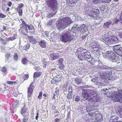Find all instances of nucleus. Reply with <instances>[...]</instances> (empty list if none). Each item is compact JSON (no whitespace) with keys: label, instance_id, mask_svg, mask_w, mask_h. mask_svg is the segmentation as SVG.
I'll return each instance as SVG.
<instances>
[{"label":"nucleus","instance_id":"1","mask_svg":"<svg viewBox=\"0 0 122 122\" xmlns=\"http://www.w3.org/2000/svg\"><path fill=\"white\" fill-rule=\"evenodd\" d=\"M76 52L78 54V58L81 60H85L90 62L91 63L93 64V62H92L93 58L91 57L90 53L87 50L82 48H79Z\"/></svg>","mask_w":122,"mask_h":122},{"label":"nucleus","instance_id":"2","mask_svg":"<svg viewBox=\"0 0 122 122\" xmlns=\"http://www.w3.org/2000/svg\"><path fill=\"white\" fill-rule=\"evenodd\" d=\"M71 22L70 18L68 17H65L59 20L58 23L57 22L56 26L57 29L60 30L69 26Z\"/></svg>","mask_w":122,"mask_h":122},{"label":"nucleus","instance_id":"3","mask_svg":"<svg viewBox=\"0 0 122 122\" xmlns=\"http://www.w3.org/2000/svg\"><path fill=\"white\" fill-rule=\"evenodd\" d=\"M112 100L116 102H120L122 103V90H120L118 91H115L110 95Z\"/></svg>","mask_w":122,"mask_h":122},{"label":"nucleus","instance_id":"4","mask_svg":"<svg viewBox=\"0 0 122 122\" xmlns=\"http://www.w3.org/2000/svg\"><path fill=\"white\" fill-rule=\"evenodd\" d=\"M61 40L65 43L69 42L73 39L72 36L70 34V32L68 31H65L62 33Z\"/></svg>","mask_w":122,"mask_h":122},{"label":"nucleus","instance_id":"5","mask_svg":"<svg viewBox=\"0 0 122 122\" xmlns=\"http://www.w3.org/2000/svg\"><path fill=\"white\" fill-rule=\"evenodd\" d=\"M103 56H105L108 59L112 62H116L117 63H120L118 61L119 58L118 57L116 56L115 54L111 51H107L103 54Z\"/></svg>","mask_w":122,"mask_h":122},{"label":"nucleus","instance_id":"6","mask_svg":"<svg viewBox=\"0 0 122 122\" xmlns=\"http://www.w3.org/2000/svg\"><path fill=\"white\" fill-rule=\"evenodd\" d=\"M112 33L109 31H107L101 37V40L106 44H112L111 39Z\"/></svg>","mask_w":122,"mask_h":122},{"label":"nucleus","instance_id":"7","mask_svg":"<svg viewBox=\"0 0 122 122\" xmlns=\"http://www.w3.org/2000/svg\"><path fill=\"white\" fill-rule=\"evenodd\" d=\"M85 13L87 15L92 17H95L99 13V11L97 9L92 8L90 7H87L85 10Z\"/></svg>","mask_w":122,"mask_h":122},{"label":"nucleus","instance_id":"8","mask_svg":"<svg viewBox=\"0 0 122 122\" xmlns=\"http://www.w3.org/2000/svg\"><path fill=\"white\" fill-rule=\"evenodd\" d=\"M27 28L29 30H32L33 29V27L31 26H29L28 25L26 24L25 22H23V23L20 25V29L19 30V31L22 33H24L25 32L28 33Z\"/></svg>","mask_w":122,"mask_h":122},{"label":"nucleus","instance_id":"9","mask_svg":"<svg viewBox=\"0 0 122 122\" xmlns=\"http://www.w3.org/2000/svg\"><path fill=\"white\" fill-rule=\"evenodd\" d=\"M46 3L49 7L52 10L55 11L56 10L57 0H47Z\"/></svg>","mask_w":122,"mask_h":122},{"label":"nucleus","instance_id":"10","mask_svg":"<svg viewBox=\"0 0 122 122\" xmlns=\"http://www.w3.org/2000/svg\"><path fill=\"white\" fill-rule=\"evenodd\" d=\"M90 46L93 49L94 52L95 53H99L103 49V47H101V46L98 44L97 42L95 41L92 42Z\"/></svg>","mask_w":122,"mask_h":122},{"label":"nucleus","instance_id":"11","mask_svg":"<svg viewBox=\"0 0 122 122\" xmlns=\"http://www.w3.org/2000/svg\"><path fill=\"white\" fill-rule=\"evenodd\" d=\"M115 52L119 56H122V48L119 46H115L113 48Z\"/></svg>","mask_w":122,"mask_h":122},{"label":"nucleus","instance_id":"12","mask_svg":"<svg viewBox=\"0 0 122 122\" xmlns=\"http://www.w3.org/2000/svg\"><path fill=\"white\" fill-rule=\"evenodd\" d=\"M21 113L23 116L25 117H26L28 115V108L26 107L25 105H24L22 108Z\"/></svg>","mask_w":122,"mask_h":122},{"label":"nucleus","instance_id":"13","mask_svg":"<svg viewBox=\"0 0 122 122\" xmlns=\"http://www.w3.org/2000/svg\"><path fill=\"white\" fill-rule=\"evenodd\" d=\"M92 90H88L86 89L84 90H83L82 92V96L84 98L85 97L86 99H88V97H89V95L87 93H92Z\"/></svg>","mask_w":122,"mask_h":122},{"label":"nucleus","instance_id":"14","mask_svg":"<svg viewBox=\"0 0 122 122\" xmlns=\"http://www.w3.org/2000/svg\"><path fill=\"white\" fill-rule=\"evenodd\" d=\"M77 30L81 32L82 33L84 34L85 32H88L87 28L85 27V25L83 24L80 27L77 28Z\"/></svg>","mask_w":122,"mask_h":122},{"label":"nucleus","instance_id":"15","mask_svg":"<svg viewBox=\"0 0 122 122\" xmlns=\"http://www.w3.org/2000/svg\"><path fill=\"white\" fill-rule=\"evenodd\" d=\"M33 83H31L30 85L29 88L28 89V99H30V96L33 92V86L32 84Z\"/></svg>","mask_w":122,"mask_h":122},{"label":"nucleus","instance_id":"16","mask_svg":"<svg viewBox=\"0 0 122 122\" xmlns=\"http://www.w3.org/2000/svg\"><path fill=\"white\" fill-rule=\"evenodd\" d=\"M114 19H112L106 22L104 24L103 26L104 27L108 28L110 25L112 24V25L114 24V22H113L112 21L114 20Z\"/></svg>","mask_w":122,"mask_h":122},{"label":"nucleus","instance_id":"17","mask_svg":"<svg viewBox=\"0 0 122 122\" xmlns=\"http://www.w3.org/2000/svg\"><path fill=\"white\" fill-rule=\"evenodd\" d=\"M96 117L95 121H92V122H95V121L97 122H100L103 120L102 116L100 114H97Z\"/></svg>","mask_w":122,"mask_h":122},{"label":"nucleus","instance_id":"18","mask_svg":"<svg viewBox=\"0 0 122 122\" xmlns=\"http://www.w3.org/2000/svg\"><path fill=\"white\" fill-rule=\"evenodd\" d=\"M111 41L112 42V44L113 43H116L118 41V40L117 37L115 36H111Z\"/></svg>","mask_w":122,"mask_h":122},{"label":"nucleus","instance_id":"19","mask_svg":"<svg viewBox=\"0 0 122 122\" xmlns=\"http://www.w3.org/2000/svg\"><path fill=\"white\" fill-rule=\"evenodd\" d=\"M119 117L117 116H114L112 117L111 119L109 120V122H118L117 120H118Z\"/></svg>","mask_w":122,"mask_h":122},{"label":"nucleus","instance_id":"20","mask_svg":"<svg viewBox=\"0 0 122 122\" xmlns=\"http://www.w3.org/2000/svg\"><path fill=\"white\" fill-rule=\"evenodd\" d=\"M28 38L30 42L32 44H36L37 43L36 40L32 36H30L28 37Z\"/></svg>","mask_w":122,"mask_h":122},{"label":"nucleus","instance_id":"21","mask_svg":"<svg viewBox=\"0 0 122 122\" xmlns=\"http://www.w3.org/2000/svg\"><path fill=\"white\" fill-rule=\"evenodd\" d=\"M61 76L58 75L56 77L52 80V82H53V81H55V82H57L61 80Z\"/></svg>","mask_w":122,"mask_h":122},{"label":"nucleus","instance_id":"22","mask_svg":"<svg viewBox=\"0 0 122 122\" xmlns=\"http://www.w3.org/2000/svg\"><path fill=\"white\" fill-rule=\"evenodd\" d=\"M39 45L42 48L45 47L46 46L45 42L44 41L41 40L39 42Z\"/></svg>","mask_w":122,"mask_h":122},{"label":"nucleus","instance_id":"23","mask_svg":"<svg viewBox=\"0 0 122 122\" xmlns=\"http://www.w3.org/2000/svg\"><path fill=\"white\" fill-rule=\"evenodd\" d=\"M19 101L17 100H15L12 107L14 108H15L16 107H18L19 105Z\"/></svg>","mask_w":122,"mask_h":122},{"label":"nucleus","instance_id":"24","mask_svg":"<svg viewBox=\"0 0 122 122\" xmlns=\"http://www.w3.org/2000/svg\"><path fill=\"white\" fill-rule=\"evenodd\" d=\"M75 80L76 83L78 84H80L81 82L82 79L76 78H75Z\"/></svg>","mask_w":122,"mask_h":122},{"label":"nucleus","instance_id":"25","mask_svg":"<svg viewBox=\"0 0 122 122\" xmlns=\"http://www.w3.org/2000/svg\"><path fill=\"white\" fill-rule=\"evenodd\" d=\"M97 111L96 112L93 111L92 112H91L89 113H88V114L89 116H91L94 117L95 115L97 116Z\"/></svg>","mask_w":122,"mask_h":122},{"label":"nucleus","instance_id":"26","mask_svg":"<svg viewBox=\"0 0 122 122\" xmlns=\"http://www.w3.org/2000/svg\"><path fill=\"white\" fill-rule=\"evenodd\" d=\"M41 72H35L34 73V77L35 78L39 77L41 75Z\"/></svg>","mask_w":122,"mask_h":122},{"label":"nucleus","instance_id":"27","mask_svg":"<svg viewBox=\"0 0 122 122\" xmlns=\"http://www.w3.org/2000/svg\"><path fill=\"white\" fill-rule=\"evenodd\" d=\"M100 0H93V3L94 4H96L99 2ZM102 2H107V0H100Z\"/></svg>","mask_w":122,"mask_h":122},{"label":"nucleus","instance_id":"28","mask_svg":"<svg viewBox=\"0 0 122 122\" xmlns=\"http://www.w3.org/2000/svg\"><path fill=\"white\" fill-rule=\"evenodd\" d=\"M30 46V44H27L25 46L23 47V49L26 51L27 50L29 49Z\"/></svg>","mask_w":122,"mask_h":122},{"label":"nucleus","instance_id":"29","mask_svg":"<svg viewBox=\"0 0 122 122\" xmlns=\"http://www.w3.org/2000/svg\"><path fill=\"white\" fill-rule=\"evenodd\" d=\"M24 5L22 3H20L18 5V7L16 8V9H18V10H21V9L22 7H23Z\"/></svg>","mask_w":122,"mask_h":122},{"label":"nucleus","instance_id":"30","mask_svg":"<svg viewBox=\"0 0 122 122\" xmlns=\"http://www.w3.org/2000/svg\"><path fill=\"white\" fill-rule=\"evenodd\" d=\"M34 68L35 69V70L38 71H39L40 70L42 69V66H41L39 67L37 66H35Z\"/></svg>","mask_w":122,"mask_h":122},{"label":"nucleus","instance_id":"31","mask_svg":"<svg viewBox=\"0 0 122 122\" xmlns=\"http://www.w3.org/2000/svg\"><path fill=\"white\" fill-rule=\"evenodd\" d=\"M72 92H69L67 97V99H70L72 97Z\"/></svg>","mask_w":122,"mask_h":122},{"label":"nucleus","instance_id":"32","mask_svg":"<svg viewBox=\"0 0 122 122\" xmlns=\"http://www.w3.org/2000/svg\"><path fill=\"white\" fill-rule=\"evenodd\" d=\"M80 97L78 96H76L75 97L74 100L75 101L78 102L80 101Z\"/></svg>","mask_w":122,"mask_h":122},{"label":"nucleus","instance_id":"33","mask_svg":"<svg viewBox=\"0 0 122 122\" xmlns=\"http://www.w3.org/2000/svg\"><path fill=\"white\" fill-rule=\"evenodd\" d=\"M54 11V12H53V13H49L48 14V16L49 17H52L54 14H56V11Z\"/></svg>","mask_w":122,"mask_h":122},{"label":"nucleus","instance_id":"34","mask_svg":"<svg viewBox=\"0 0 122 122\" xmlns=\"http://www.w3.org/2000/svg\"><path fill=\"white\" fill-rule=\"evenodd\" d=\"M27 62V60L26 58L23 59L22 60V62L24 64H26Z\"/></svg>","mask_w":122,"mask_h":122},{"label":"nucleus","instance_id":"35","mask_svg":"<svg viewBox=\"0 0 122 122\" xmlns=\"http://www.w3.org/2000/svg\"><path fill=\"white\" fill-rule=\"evenodd\" d=\"M13 59L15 61H17L18 59V55L16 53L14 54V56Z\"/></svg>","mask_w":122,"mask_h":122},{"label":"nucleus","instance_id":"36","mask_svg":"<svg viewBox=\"0 0 122 122\" xmlns=\"http://www.w3.org/2000/svg\"><path fill=\"white\" fill-rule=\"evenodd\" d=\"M60 57V56L58 54H57L54 56L52 60H55Z\"/></svg>","mask_w":122,"mask_h":122},{"label":"nucleus","instance_id":"37","mask_svg":"<svg viewBox=\"0 0 122 122\" xmlns=\"http://www.w3.org/2000/svg\"><path fill=\"white\" fill-rule=\"evenodd\" d=\"M18 11L20 16H21L22 15V10H18V9H16Z\"/></svg>","mask_w":122,"mask_h":122},{"label":"nucleus","instance_id":"38","mask_svg":"<svg viewBox=\"0 0 122 122\" xmlns=\"http://www.w3.org/2000/svg\"><path fill=\"white\" fill-rule=\"evenodd\" d=\"M59 68L61 70H63L64 67V66L63 64H59Z\"/></svg>","mask_w":122,"mask_h":122},{"label":"nucleus","instance_id":"39","mask_svg":"<svg viewBox=\"0 0 122 122\" xmlns=\"http://www.w3.org/2000/svg\"><path fill=\"white\" fill-rule=\"evenodd\" d=\"M92 98L93 100V102H96L97 101V96H94L92 97Z\"/></svg>","mask_w":122,"mask_h":122},{"label":"nucleus","instance_id":"40","mask_svg":"<svg viewBox=\"0 0 122 122\" xmlns=\"http://www.w3.org/2000/svg\"><path fill=\"white\" fill-rule=\"evenodd\" d=\"M7 83L10 85H13L15 84V82L14 81H8Z\"/></svg>","mask_w":122,"mask_h":122},{"label":"nucleus","instance_id":"41","mask_svg":"<svg viewBox=\"0 0 122 122\" xmlns=\"http://www.w3.org/2000/svg\"><path fill=\"white\" fill-rule=\"evenodd\" d=\"M1 70L2 72H5L6 71L7 69L5 67H3L1 68Z\"/></svg>","mask_w":122,"mask_h":122},{"label":"nucleus","instance_id":"42","mask_svg":"<svg viewBox=\"0 0 122 122\" xmlns=\"http://www.w3.org/2000/svg\"><path fill=\"white\" fill-rule=\"evenodd\" d=\"M56 91H55V94L56 95L58 96L59 95V89L58 87L56 88Z\"/></svg>","mask_w":122,"mask_h":122},{"label":"nucleus","instance_id":"43","mask_svg":"<svg viewBox=\"0 0 122 122\" xmlns=\"http://www.w3.org/2000/svg\"><path fill=\"white\" fill-rule=\"evenodd\" d=\"M29 77V76L27 74L23 76V78L25 80H27Z\"/></svg>","mask_w":122,"mask_h":122},{"label":"nucleus","instance_id":"44","mask_svg":"<svg viewBox=\"0 0 122 122\" xmlns=\"http://www.w3.org/2000/svg\"><path fill=\"white\" fill-rule=\"evenodd\" d=\"M42 92H40L39 93V96L38 97V98L39 99H41V97L42 96Z\"/></svg>","mask_w":122,"mask_h":122},{"label":"nucleus","instance_id":"45","mask_svg":"<svg viewBox=\"0 0 122 122\" xmlns=\"http://www.w3.org/2000/svg\"><path fill=\"white\" fill-rule=\"evenodd\" d=\"M6 16V15L3 14L2 13H0V18H4Z\"/></svg>","mask_w":122,"mask_h":122},{"label":"nucleus","instance_id":"46","mask_svg":"<svg viewBox=\"0 0 122 122\" xmlns=\"http://www.w3.org/2000/svg\"><path fill=\"white\" fill-rule=\"evenodd\" d=\"M59 64H63V59L62 58H61L59 60Z\"/></svg>","mask_w":122,"mask_h":122},{"label":"nucleus","instance_id":"47","mask_svg":"<svg viewBox=\"0 0 122 122\" xmlns=\"http://www.w3.org/2000/svg\"><path fill=\"white\" fill-rule=\"evenodd\" d=\"M5 57L7 59L10 58L11 56L10 54L9 53L5 55Z\"/></svg>","mask_w":122,"mask_h":122},{"label":"nucleus","instance_id":"48","mask_svg":"<svg viewBox=\"0 0 122 122\" xmlns=\"http://www.w3.org/2000/svg\"><path fill=\"white\" fill-rule=\"evenodd\" d=\"M72 88L71 86H70L68 89V91L69 92H72Z\"/></svg>","mask_w":122,"mask_h":122},{"label":"nucleus","instance_id":"49","mask_svg":"<svg viewBox=\"0 0 122 122\" xmlns=\"http://www.w3.org/2000/svg\"><path fill=\"white\" fill-rule=\"evenodd\" d=\"M67 1L71 4L75 3V1L73 0H67Z\"/></svg>","mask_w":122,"mask_h":122},{"label":"nucleus","instance_id":"50","mask_svg":"<svg viewBox=\"0 0 122 122\" xmlns=\"http://www.w3.org/2000/svg\"><path fill=\"white\" fill-rule=\"evenodd\" d=\"M113 19H114V20L113 21H112L113 22H114V24L115 23V24H117L118 22L119 21V20H115V19L114 18Z\"/></svg>","mask_w":122,"mask_h":122},{"label":"nucleus","instance_id":"51","mask_svg":"<svg viewBox=\"0 0 122 122\" xmlns=\"http://www.w3.org/2000/svg\"><path fill=\"white\" fill-rule=\"evenodd\" d=\"M0 41H1L3 44H6V42H5V41L4 40L0 38Z\"/></svg>","mask_w":122,"mask_h":122},{"label":"nucleus","instance_id":"52","mask_svg":"<svg viewBox=\"0 0 122 122\" xmlns=\"http://www.w3.org/2000/svg\"><path fill=\"white\" fill-rule=\"evenodd\" d=\"M54 121L56 122H59L60 121V119L58 118H56L55 119Z\"/></svg>","mask_w":122,"mask_h":122},{"label":"nucleus","instance_id":"53","mask_svg":"<svg viewBox=\"0 0 122 122\" xmlns=\"http://www.w3.org/2000/svg\"><path fill=\"white\" fill-rule=\"evenodd\" d=\"M88 100V101H89L91 102H93V99H92V97L90 98H89V97H88V99H87Z\"/></svg>","mask_w":122,"mask_h":122},{"label":"nucleus","instance_id":"54","mask_svg":"<svg viewBox=\"0 0 122 122\" xmlns=\"http://www.w3.org/2000/svg\"><path fill=\"white\" fill-rule=\"evenodd\" d=\"M54 55L53 53H51L50 55V56L51 58L52 59H53V58L54 57Z\"/></svg>","mask_w":122,"mask_h":122},{"label":"nucleus","instance_id":"55","mask_svg":"<svg viewBox=\"0 0 122 122\" xmlns=\"http://www.w3.org/2000/svg\"><path fill=\"white\" fill-rule=\"evenodd\" d=\"M12 5V3L10 1L9 2L8 4V6L9 7H10Z\"/></svg>","mask_w":122,"mask_h":122},{"label":"nucleus","instance_id":"56","mask_svg":"<svg viewBox=\"0 0 122 122\" xmlns=\"http://www.w3.org/2000/svg\"><path fill=\"white\" fill-rule=\"evenodd\" d=\"M105 6H103L102 8H101V10H102L103 11H104V10L105 9Z\"/></svg>","mask_w":122,"mask_h":122},{"label":"nucleus","instance_id":"57","mask_svg":"<svg viewBox=\"0 0 122 122\" xmlns=\"http://www.w3.org/2000/svg\"><path fill=\"white\" fill-rule=\"evenodd\" d=\"M15 38L14 37H10L9 38V40H15Z\"/></svg>","mask_w":122,"mask_h":122},{"label":"nucleus","instance_id":"58","mask_svg":"<svg viewBox=\"0 0 122 122\" xmlns=\"http://www.w3.org/2000/svg\"><path fill=\"white\" fill-rule=\"evenodd\" d=\"M5 93H7V94H9L10 93V90H6L4 91Z\"/></svg>","mask_w":122,"mask_h":122},{"label":"nucleus","instance_id":"59","mask_svg":"<svg viewBox=\"0 0 122 122\" xmlns=\"http://www.w3.org/2000/svg\"><path fill=\"white\" fill-rule=\"evenodd\" d=\"M119 35L120 37L122 38V32H121L119 33Z\"/></svg>","mask_w":122,"mask_h":122},{"label":"nucleus","instance_id":"60","mask_svg":"<svg viewBox=\"0 0 122 122\" xmlns=\"http://www.w3.org/2000/svg\"><path fill=\"white\" fill-rule=\"evenodd\" d=\"M56 94L55 93H54L53 95V96L52 97V98L53 99H55V96Z\"/></svg>","mask_w":122,"mask_h":122},{"label":"nucleus","instance_id":"61","mask_svg":"<svg viewBox=\"0 0 122 122\" xmlns=\"http://www.w3.org/2000/svg\"><path fill=\"white\" fill-rule=\"evenodd\" d=\"M45 34L46 35V36H47L48 34V31H46L45 32Z\"/></svg>","mask_w":122,"mask_h":122},{"label":"nucleus","instance_id":"62","mask_svg":"<svg viewBox=\"0 0 122 122\" xmlns=\"http://www.w3.org/2000/svg\"><path fill=\"white\" fill-rule=\"evenodd\" d=\"M88 35V34H87V33H86V35L85 36H83L82 38L83 39H84L86 37V36H87Z\"/></svg>","mask_w":122,"mask_h":122},{"label":"nucleus","instance_id":"63","mask_svg":"<svg viewBox=\"0 0 122 122\" xmlns=\"http://www.w3.org/2000/svg\"><path fill=\"white\" fill-rule=\"evenodd\" d=\"M77 24H75L74 25V27L75 28H77Z\"/></svg>","mask_w":122,"mask_h":122},{"label":"nucleus","instance_id":"64","mask_svg":"<svg viewBox=\"0 0 122 122\" xmlns=\"http://www.w3.org/2000/svg\"><path fill=\"white\" fill-rule=\"evenodd\" d=\"M97 83H96V84L97 85H101L102 84H102V83H101L100 82H97Z\"/></svg>","mask_w":122,"mask_h":122}]
</instances>
